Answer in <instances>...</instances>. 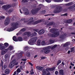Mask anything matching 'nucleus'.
<instances>
[{
    "instance_id": "nucleus-10",
    "label": "nucleus",
    "mask_w": 75,
    "mask_h": 75,
    "mask_svg": "<svg viewBox=\"0 0 75 75\" xmlns=\"http://www.w3.org/2000/svg\"><path fill=\"white\" fill-rule=\"evenodd\" d=\"M23 10L25 14H29V11L27 9H26L25 8H23Z\"/></svg>"
},
{
    "instance_id": "nucleus-6",
    "label": "nucleus",
    "mask_w": 75,
    "mask_h": 75,
    "mask_svg": "<svg viewBox=\"0 0 75 75\" xmlns=\"http://www.w3.org/2000/svg\"><path fill=\"white\" fill-rule=\"evenodd\" d=\"M51 48V46H49L47 47H46L44 48V50L45 51V54H48V52H50V50H48V49H50Z\"/></svg>"
},
{
    "instance_id": "nucleus-59",
    "label": "nucleus",
    "mask_w": 75,
    "mask_h": 75,
    "mask_svg": "<svg viewBox=\"0 0 75 75\" xmlns=\"http://www.w3.org/2000/svg\"><path fill=\"white\" fill-rule=\"evenodd\" d=\"M65 1H69V0H65Z\"/></svg>"
},
{
    "instance_id": "nucleus-16",
    "label": "nucleus",
    "mask_w": 75,
    "mask_h": 75,
    "mask_svg": "<svg viewBox=\"0 0 75 75\" xmlns=\"http://www.w3.org/2000/svg\"><path fill=\"white\" fill-rule=\"evenodd\" d=\"M44 30H42L39 31L38 33L39 34H44Z\"/></svg>"
},
{
    "instance_id": "nucleus-47",
    "label": "nucleus",
    "mask_w": 75,
    "mask_h": 75,
    "mask_svg": "<svg viewBox=\"0 0 75 75\" xmlns=\"http://www.w3.org/2000/svg\"><path fill=\"white\" fill-rule=\"evenodd\" d=\"M58 71H56L55 72V74H56V75H57V74H58Z\"/></svg>"
},
{
    "instance_id": "nucleus-11",
    "label": "nucleus",
    "mask_w": 75,
    "mask_h": 75,
    "mask_svg": "<svg viewBox=\"0 0 75 75\" xmlns=\"http://www.w3.org/2000/svg\"><path fill=\"white\" fill-rule=\"evenodd\" d=\"M10 19H9L8 18H7L5 21V25H8V24L10 23Z\"/></svg>"
},
{
    "instance_id": "nucleus-57",
    "label": "nucleus",
    "mask_w": 75,
    "mask_h": 75,
    "mask_svg": "<svg viewBox=\"0 0 75 75\" xmlns=\"http://www.w3.org/2000/svg\"><path fill=\"white\" fill-rule=\"evenodd\" d=\"M36 34H37V33H34V34L33 35V36L34 35H36Z\"/></svg>"
},
{
    "instance_id": "nucleus-4",
    "label": "nucleus",
    "mask_w": 75,
    "mask_h": 75,
    "mask_svg": "<svg viewBox=\"0 0 75 75\" xmlns=\"http://www.w3.org/2000/svg\"><path fill=\"white\" fill-rule=\"evenodd\" d=\"M55 69V68L54 67L51 68H47L46 69V70L43 69V70L42 71V75H46V74H47V72H48L49 71H54V69Z\"/></svg>"
},
{
    "instance_id": "nucleus-23",
    "label": "nucleus",
    "mask_w": 75,
    "mask_h": 75,
    "mask_svg": "<svg viewBox=\"0 0 75 75\" xmlns=\"http://www.w3.org/2000/svg\"><path fill=\"white\" fill-rule=\"evenodd\" d=\"M5 58H10V55L8 54H6L5 55Z\"/></svg>"
},
{
    "instance_id": "nucleus-8",
    "label": "nucleus",
    "mask_w": 75,
    "mask_h": 75,
    "mask_svg": "<svg viewBox=\"0 0 75 75\" xmlns=\"http://www.w3.org/2000/svg\"><path fill=\"white\" fill-rule=\"evenodd\" d=\"M15 65V61H13L9 65V67L10 68H12Z\"/></svg>"
},
{
    "instance_id": "nucleus-50",
    "label": "nucleus",
    "mask_w": 75,
    "mask_h": 75,
    "mask_svg": "<svg viewBox=\"0 0 75 75\" xmlns=\"http://www.w3.org/2000/svg\"><path fill=\"white\" fill-rule=\"evenodd\" d=\"M70 65H72V66H74V64H72V63H70Z\"/></svg>"
},
{
    "instance_id": "nucleus-43",
    "label": "nucleus",
    "mask_w": 75,
    "mask_h": 75,
    "mask_svg": "<svg viewBox=\"0 0 75 75\" xmlns=\"http://www.w3.org/2000/svg\"><path fill=\"white\" fill-rule=\"evenodd\" d=\"M22 61H27V59H22Z\"/></svg>"
},
{
    "instance_id": "nucleus-5",
    "label": "nucleus",
    "mask_w": 75,
    "mask_h": 75,
    "mask_svg": "<svg viewBox=\"0 0 75 75\" xmlns=\"http://www.w3.org/2000/svg\"><path fill=\"white\" fill-rule=\"evenodd\" d=\"M13 39L14 41H23V39L21 37H19L18 38V39L16 38V37L15 36H13Z\"/></svg>"
},
{
    "instance_id": "nucleus-46",
    "label": "nucleus",
    "mask_w": 75,
    "mask_h": 75,
    "mask_svg": "<svg viewBox=\"0 0 75 75\" xmlns=\"http://www.w3.org/2000/svg\"><path fill=\"white\" fill-rule=\"evenodd\" d=\"M72 21V20H69L68 21V22H69V23H71Z\"/></svg>"
},
{
    "instance_id": "nucleus-56",
    "label": "nucleus",
    "mask_w": 75,
    "mask_h": 75,
    "mask_svg": "<svg viewBox=\"0 0 75 75\" xmlns=\"http://www.w3.org/2000/svg\"><path fill=\"white\" fill-rule=\"evenodd\" d=\"M1 75H7L6 74H2Z\"/></svg>"
},
{
    "instance_id": "nucleus-9",
    "label": "nucleus",
    "mask_w": 75,
    "mask_h": 75,
    "mask_svg": "<svg viewBox=\"0 0 75 75\" xmlns=\"http://www.w3.org/2000/svg\"><path fill=\"white\" fill-rule=\"evenodd\" d=\"M11 6L10 5H4L3 6L2 8H4L5 10H7L8 8H10Z\"/></svg>"
},
{
    "instance_id": "nucleus-62",
    "label": "nucleus",
    "mask_w": 75,
    "mask_h": 75,
    "mask_svg": "<svg viewBox=\"0 0 75 75\" xmlns=\"http://www.w3.org/2000/svg\"><path fill=\"white\" fill-rule=\"evenodd\" d=\"M20 12L21 13V14H22V12H21V10H20Z\"/></svg>"
},
{
    "instance_id": "nucleus-12",
    "label": "nucleus",
    "mask_w": 75,
    "mask_h": 75,
    "mask_svg": "<svg viewBox=\"0 0 75 75\" xmlns=\"http://www.w3.org/2000/svg\"><path fill=\"white\" fill-rule=\"evenodd\" d=\"M8 51V49H5V50H3L1 52V55H4L6 53V52Z\"/></svg>"
},
{
    "instance_id": "nucleus-39",
    "label": "nucleus",
    "mask_w": 75,
    "mask_h": 75,
    "mask_svg": "<svg viewBox=\"0 0 75 75\" xmlns=\"http://www.w3.org/2000/svg\"><path fill=\"white\" fill-rule=\"evenodd\" d=\"M71 5V3L66 4V6H70Z\"/></svg>"
},
{
    "instance_id": "nucleus-20",
    "label": "nucleus",
    "mask_w": 75,
    "mask_h": 75,
    "mask_svg": "<svg viewBox=\"0 0 75 75\" xmlns=\"http://www.w3.org/2000/svg\"><path fill=\"white\" fill-rule=\"evenodd\" d=\"M38 11L37 10H35V9H33L32 11V13L33 14H34L37 11Z\"/></svg>"
},
{
    "instance_id": "nucleus-34",
    "label": "nucleus",
    "mask_w": 75,
    "mask_h": 75,
    "mask_svg": "<svg viewBox=\"0 0 75 75\" xmlns=\"http://www.w3.org/2000/svg\"><path fill=\"white\" fill-rule=\"evenodd\" d=\"M61 63V61L60 60L58 61V62L57 64V65H59V64H60Z\"/></svg>"
},
{
    "instance_id": "nucleus-17",
    "label": "nucleus",
    "mask_w": 75,
    "mask_h": 75,
    "mask_svg": "<svg viewBox=\"0 0 75 75\" xmlns=\"http://www.w3.org/2000/svg\"><path fill=\"white\" fill-rule=\"evenodd\" d=\"M5 73L6 74H10V70L8 69H6L5 71Z\"/></svg>"
},
{
    "instance_id": "nucleus-30",
    "label": "nucleus",
    "mask_w": 75,
    "mask_h": 75,
    "mask_svg": "<svg viewBox=\"0 0 75 75\" xmlns=\"http://www.w3.org/2000/svg\"><path fill=\"white\" fill-rule=\"evenodd\" d=\"M5 18V17L4 16H1L0 17V20H2V19H4Z\"/></svg>"
},
{
    "instance_id": "nucleus-60",
    "label": "nucleus",
    "mask_w": 75,
    "mask_h": 75,
    "mask_svg": "<svg viewBox=\"0 0 75 75\" xmlns=\"http://www.w3.org/2000/svg\"><path fill=\"white\" fill-rule=\"evenodd\" d=\"M40 6V7H42V4H40V5H39Z\"/></svg>"
},
{
    "instance_id": "nucleus-41",
    "label": "nucleus",
    "mask_w": 75,
    "mask_h": 75,
    "mask_svg": "<svg viewBox=\"0 0 75 75\" xmlns=\"http://www.w3.org/2000/svg\"><path fill=\"white\" fill-rule=\"evenodd\" d=\"M3 68L4 69H6L7 68V66L6 65H4L3 66Z\"/></svg>"
},
{
    "instance_id": "nucleus-15",
    "label": "nucleus",
    "mask_w": 75,
    "mask_h": 75,
    "mask_svg": "<svg viewBox=\"0 0 75 75\" xmlns=\"http://www.w3.org/2000/svg\"><path fill=\"white\" fill-rule=\"evenodd\" d=\"M4 45L3 44H1L0 45V49H1V50H4V49L5 48V47L4 46L1 47V45Z\"/></svg>"
},
{
    "instance_id": "nucleus-1",
    "label": "nucleus",
    "mask_w": 75,
    "mask_h": 75,
    "mask_svg": "<svg viewBox=\"0 0 75 75\" xmlns=\"http://www.w3.org/2000/svg\"><path fill=\"white\" fill-rule=\"evenodd\" d=\"M18 25V22L15 23H13L11 24V26L10 28L7 29V28H5L4 30H6L7 31L10 32L14 31L17 28V27Z\"/></svg>"
},
{
    "instance_id": "nucleus-21",
    "label": "nucleus",
    "mask_w": 75,
    "mask_h": 75,
    "mask_svg": "<svg viewBox=\"0 0 75 75\" xmlns=\"http://www.w3.org/2000/svg\"><path fill=\"white\" fill-rule=\"evenodd\" d=\"M16 72H17L16 75H18L19 73L21 72V70H20V69H18L16 70Z\"/></svg>"
},
{
    "instance_id": "nucleus-51",
    "label": "nucleus",
    "mask_w": 75,
    "mask_h": 75,
    "mask_svg": "<svg viewBox=\"0 0 75 75\" xmlns=\"http://www.w3.org/2000/svg\"><path fill=\"white\" fill-rule=\"evenodd\" d=\"M41 58L42 59H45V57H42Z\"/></svg>"
},
{
    "instance_id": "nucleus-53",
    "label": "nucleus",
    "mask_w": 75,
    "mask_h": 75,
    "mask_svg": "<svg viewBox=\"0 0 75 75\" xmlns=\"http://www.w3.org/2000/svg\"><path fill=\"white\" fill-rule=\"evenodd\" d=\"M75 6H74V7H70V8H74V9H75Z\"/></svg>"
},
{
    "instance_id": "nucleus-13",
    "label": "nucleus",
    "mask_w": 75,
    "mask_h": 75,
    "mask_svg": "<svg viewBox=\"0 0 75 75\" xmlns=\"http://www.w3.org/2000/svg\"><path fill=\"white\" fill-rule=\"evenodd\" d=\"M25 35H26L27 34L28 37H31L32 35H31V33L30 32H26L24 33Z\"/></svg>"
},
{
    "instance_id": "nucleus-54",
    "label": "nucleus",
    "mask_w": 75,
    "mask_h": 75,
    "mask_svg": "<svg viewBox=\"0 0 75 75\" xmlns=\"http://www.w3.org/2000/svg\"><path fill=\"white\" fill-rule=\"evenodd\" d=\"M38 57V56L37 55H35L34 57V58H36V57Z\"/></svg>"
},
{
    "instance_id": "nucleus-55",
    "label": "nucleus",
    "mask_w": 75,
    "mask_h": 75,
    "mask_svg": "<svg viewBox=\"0 0 75 75\" xmlns=\"http://www.w3.org/2000/svg\"><path fill=\"white\" fill-rule=\"evenodd\" d=\"M70 52H71V51H69L68 52V54H69L70 53Z\"/></svg>"
},
{
    "instance_id": "nucleus-7",
    "label": "nucleus",
    "mask_w": 75,
    "mask_h": 75,
    "mask_svg": "<svg viewBox=\"0 0 75 75\" xmlns=\"http://www.w3.org/2000/svg\"><path fill=\"white\" fill-rule=\"evenodd\" d=\"M53 33L52 35V36L53 37H57L58 35H59V32L54 31V33L53 32Z\"/></svg>"
},
{
    "instance_id": "nucleus-24",
    "label": "nucleus",
    "mask_w": 75,
    "mask_h": 75,
    "mask_svg": "<svg viewBox=\"0 0 75 75\" xmlns=\"http://www.w3.org/2000/svg\"><path fill=\"white\" fill-rule=\"evenodd\" d=\"M13 47L12 46H10L8 48V50H13Z\"/></svg>"
},
{
    "instance_id": "nucleus-14",
    "label": "nucleus",
    "mask_w": 75,
    "mask_h": 75,
    "mask_svg": "<svg viewBox=\"0 0 75 75\" xmlns=\"http://www.w3.org/2000/svg\"><path fill=\"white\" fill-rule=\"evenodd\" d=\"M60 11H61L60 9H59V8H57L56 9V10L54 11V13H58L60 12Z\"/></svg>"
},
{
    "instance_id": "nucleus-32",
    "label": "nucleus",
    "mask_w": 75,
    "mask_h": 75,
    "mask_svg": "<svg viewBox=\"0 0 75 75\" xmlns=\"http://www.w3.org/2000/svg\"><path fill=\"white\" fill-rule=\"evenodd\" d=\"M41 44H42V45H45V42L44 41H42V42Z\"/></svg>"
},
{
    "instance_id": "nucleus-42",
    "label": "nucleus",
    "mask_w": 75,
    "mask_h": 75,
    "mask_svg": "<svg viewBox=\"0 0 75 75\" xmlns=\"http://www.w3.org/2000/svg\"><path fill=\"white\" fill-rule=\"evenodd\" d=\"M54 31H55L53 29H51L50 30V31L51 32H54Z\"/></svg>"
},
{
    "instance_id": "nucleus-19",
    "label": "nucleus",
    "mask_w": 75,
    "mask_h": 75,
    "mask_svg": "<svg viewBox=\"0 0 75 75\" xmlns=\"http://www.w3.org/2000/svg\"><path fill=\"white\" fill-rule=\"evenodd\" d=\"M59 73L60 75H64V71L63 70L61 69L59 71Z\"/></svg>"
},
{
    "instance_id": "nucleus-35",
    "label": "nucleus",
    "mask_w": 75,
    "mask_h": 75,
    "mask_svg": "<svg viewBox=\"0 0 75 75\" xmlns=\"http://www.w3.org/2000/svg\"><path fill=\"white\" fill-rule=\"evenodd\" d=\"M45 1L47 3H50L51 1V0H45Z\"/></svg>"
},
{
    "instance_id": "nucleus-64",
    "label": "nucleus",
    "mask_w": 75,
    "mask_h": 75,
    "mask_svg": "<svg viewBox=\"0 0 75 75\" xmlns=\"http://www.w3.org/2000/svg\"><path fill=\"white\" fill-rule=\"evenodd\" d=\"M50 74V73H48L47 74V75H49Z\"/></svg>"
},
{
    "instance_id": "nucleus-37",
    "label": "nucleus",
    "mask_w": 75,
    "mask_h": 75,
    "mask_svg": "<svg viewBox=\"0 0 75 75\" xmlns=\"http://www.w3.org/2000/svg\"><path fill=\"white\" fill-rule=\"evenodd\" d=\"M13 61H15V65H17V64H18V62H16V60H14Z\"/></svg>"
},
{
    "instance_id": "nucleus-27",
    "label": "nucleus",
    "mask_w": 75,
    "mask_h": 75,
    "mask_svg": "<svg viewBox=\"0 0 75 75\" xmlns=\"http://www.w3.org/2000/svg\"><path fill=\"white\" fill-rule=\"evenodd\" d=\"M66 34H65L63 35H62L60 37V38H64L65 37H66Z\"/></svg>"
},
{
    "instance_id": "nucleus-26",
    "label": "nucleus",
    "mask_w": 75,
    "mask_h": 75,
    "mask_svg": "<svg viewBox=\"0 0 75 75\" xmlns=\"http://www.w3.org/2000/svg\"><path fill=\"white\" fill-rule=\"evenodd\" d=\"M53 1L55 2H61L63 1V0H53Z\"/></svg>"
},
{
    "instance_id": "nucleus-22",
    "label": "nucleus",
    "mask_w": 75,
    "mask_h": 75,
    "mask_svg": "<svg viewBox=\"0 0 75 75\" xmlns=\"http://www.w3.org/2000/svg\"><path fill=\"white\" fill-rule=\"evenodd\" d=\"M41 44V40H38V41L37 45H40Z\"/></svg>"
},
{
    "instance_id": "nucleus-25",
    "label": "nucleus",
    "mask_w": 75,
    "mask_h": 75,
    "mask_svg": "<svg viewBox=\"0 0 75 75\" xmlns=\"http://www.w3.org/2000/svg\"><path fill=\"white\" fill-rule=\"evenodd\" d=\"M4 45L5 47H8L9 46V45L7 43H5L4 44Z\"/></svg>"
},
{
    "instance_id": "nucleus-49",
    "label": "nucleus",
    "mask_w": 75,
    "mask_h": 75,
    "mask_svg": "<svg viewBox=\"0 0 75 75\" xmlns=\"http://www.w3.org/2000/svg\"><path fill=\"white\" fill-rule=\"evenodd\" d=\"M25 50H27L28 49V47H25L24 48Z\"/></svg>"
},
{
    "instance_id": "nucleus-40",
    "label": "nucleus",
    "mask_w": 75,
    "mask_h": 75,
    "mask_svg": "<svg viewBox=\"0 0 75 75\" xmlns=\"http://www.w3.org/2000/svg\"><path fill=\"white\" fill-rule=\"evenodd\" d=\"M50 44H52V43H53V40H50Z\"/></svg>"
},
{
    "instance_id": "nucleus-3",
    "label": "nucleus",
    "mask_w": 75,
    "mask_h": 75,
    "mask_svg": "<svg viewBox=\"0 0 75 75\" xmlns=\"http://www.w3.org/2000/svg\"><path fill=\"white\" fill-rule=\"evenodd\" d=\"M41 20H40L33 22V18H31L29 20L28 24H32V23L33 24V25H35V24H38V23H41Z\"/></svg>"
},
{
    "instance_id": "nucleus-36",
    "label": "nucleus",
    "mask_w": 75,
    "mask_h": 75,
    "mask_svg": "<svg viewBox=\"0 0 75 75\" xmlns=\"http://www.w3.org/2000/svg\"><path fill=\"white\" fill-rule=\"evenodd\" d=\"M21 55V56H22V52H20L17 54V55Z\"/></svg>"
},
{
    "instance_id": "nucleus-63",
    "label": "nucleus",
    "mask_w": 75,
    "mask_h": 75,
    "mask_svg": "<svg viewBox=\"0 0 75 75\" xmlns=\"http://www.w3.org/2000/svg\"><path fill=\"white\" fill-rule=\"evenodd\" d=\"M72 41H75V39H73L72 40Z\"/></svg>"
},
{
    "instance_id": "nucleus-18",
    "label": "nucleus",
    "mask_w": 75,
    "mask_h": 75,
    "mask_svg": "<svg viewBox=\"0 0 75 75\" xmlns=\"http://www.w3.org/2000/svg\"><path fill=\"white\" fill-rule=\"evenodd\" d=\"M36 69H38L40 71H42V69H43V67H36Z\"/></svg>"
},
{
    "instance_id": "nucleus-28",
    "label": "nucleus",
    "mask_w": 75,
    "mask_h": 75,
    "mask_svg": "<svg viewBox=\"0 0 75 75\" xmlns=\"http://www.w3.org/2000/svg\"><path fill=\"white\" fill-rule=\"evenodd\" d=\"M69 45V42L66 43L64 44V45L63 46V47H67V46H68Z\"/></svg>"
},
{
    "instance_id": "nucleus-45",
    "label": "nucleus",
    "mask_w": 75,
    "mask_h": 75,
    "mask_svg": "<svg viewBox=\"0 0 75 75\" xmlns=\"http://www.w3.org/2000/svg\"><path fill=\"white\" fill-rule=\"evenodd\" d=\"M27 56L28 57H30V53H28L27 54Z\"/></svg>"
},
{
    "instance_id": "nucleus-44",
    "label": "nucleus",
    "mask_w": 75,
    "mask_h": 75,
    "mask_svg": "<svg viewBox=\"0 0 75 75\" xmlns=\"http://www.w3.org/2000/svg\"><path fill=\"white\" fill-rule=\"evenodd\" d=\"M21 30L22 31H25V29H24V28H23Z\"/></svg>"
},
{
    "instance_id": "nucleus-38",
    "label": "nucleus",
    "mask_w": 75,
    "mask_h": 75,
    "mask_svg": "<svg viewBox=\"0 0 75 75\" xmlns=\"http://www.w3.org/2000/svg\"><path fill=\"white\" fill-rule=\"evenodd\" d=\"M74 51V48L73 47L71 48V52H72Z\"/></svg>"
},
{
    "instance_id": "nucleus-52",
    "label": "nucleus",
    "mask_w": 75,
    "mask_h": 75,
    "mask_svg": "<svg viewBox=\"0 0 75 75\" xmlns=\"http://www.w3.org/2000/svg\"><path fill=\"white\" fill-rule=\"evenodd\" d=\"M63 16H67V13H65L64 14H63Z\"/></svg>"
},
{
    "instance_id": "nucleus-48",
    "label": "nucleus",
    "mask_w": 75,
    "mask_h": 75,
    "mask_svg": "<svg viewBox=\"0 0 75 75\" xmlns=\"http://www.w3.org/2000/svg\"><path fill=\"white\" fill-rule=\"evenodd\" d=\"M29 64L31 65V66H33V64H32V63H31L30 62H29Z\"/></svg>"
},
{
    "instance_id": "nucleus-29",
    "label": "nucleus",
    "mask_w": 75,
    "mask_h": 75,
    "mask_svg": "<svg viewBox=\"0 0 75 75\" xmlns=\"http://www.w3.org/2000/svg\"><path fill=\"white\" fill-rule=\"evenodd\" d=\"M57 47V45H54L51 48L52 50H53L54 48H56V47Z\"/></svg>"
},
{
    "instance_id": "nucleus-31",
    "label": "nucleus",
    "mask_w": 75,
    "mask_h": 75,
    "mask_svg": "<svg viewBox=\"0 0 75 75\" xmlns=\"http://www.w3.org/2000/svg\"><path fill=\"white\" fill-rule=\"evenodd\" d=\"M22 3H27V0H23L22 1Z\"/></svg>"
},
{
    "instance_id": "nucleus-2",
    "label": "nucleus",
    "mask_w": 75,
    "mask_h": 75,
    "mask_svg": "<svg viewBox=\"0 0 75 75\" xmlns=\"http://www.w3.org/2000/svg\"><path fill=\"white\" fill-rule=\"evenodd\" d=\"M37 38L35 37L31 38L29 41L28 42V43L30 45H34V43L37 40Z\"/></svg>"
},
{
    "instance_id": "nucleus-61",
    "label": "nucleus",
    "mask_w": 75,
    "mask_h": 75,
    "mask_svg": "<svg viewBox=\"0 0 75 75\" xmlns=\"http://www.w3.org/2000/svg\"><path fill=\"white\" fill-rule=\"evenodd\" d=\"M26 73L27 74H28V73H29V72L28 71H27Z\"/></svg>"
},
{
    "instance_id": "nucleus-33",
    "label": "nucleus",
    "mask_w": 75,
    "mask_h": 75,
    "mask_svg": "<svg viewBox=\"0 0 75 75\" xmlns=\"http://www.w3.org/2000/svg\"><path fill=\"white\" fill-rule=\"evenodd\" d=\"M53 25V22H51L48 24V25Z\"/></svg>"
},
{
    "instance_id": "nucleus-58",
    "label": "nucleus",
    "mask_w": 75,
    "mask_h": 75,
    "mask_svg": "<svg viewBox=\"0 0 75 75\" xmlns=\"http://www.w3.org/2000/svg\"><path fill=\"white\" fill-rule=\"evenodd\" d=\"M62 64L63 65H64V62H62Z\"/></svg>"
}]
</instances>
